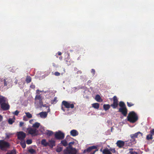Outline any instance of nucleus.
Here are the masks:
<instances>
[{"label":"nucleus","instance_id":"nucleus-1","mask_svg":"<svg viewBox=\"0 0 154 154\" xmlns=\"http://www.w3.org/2000/svg\"><path fill=\"white\" fill-rule=\"evenodd\" d=\"M127 120L131 123L135 122L138 120L137 114L134 111L130 112L127 117Z\"/></svg>","mask_w":154,"mask_h":154},{"label":"nucleus","instance_id":"nucleus-2","mask_svg":"<svg viewBox=\"0 0 154 154\" xmlns=\"http://www.w3.org/2000/svg\"><path fill=\"white\" fill-rule=\"evenodd\" d=\"M130 143H125L124 141L121 140H118L116 143V144L117 146H118L119 148H122L124 146L123 148L124 149H126L127 148V147H126L130 145Z\"/></svg>","mask_w":154,"mask_h":154},{"label":"nucleus","instance_id":"nucleus-3","mask_svg":"<svg viewBox=\"0 0 154 154\" xmlns=\"http://www.w3.org/2000/svg\"><path fill=\"white\" fill-rule=\"evenodd\" d=\"M65 154H76L77 151L75 148L67 147L66 149L64 151Z\"/></svg>","mask_w":154,"mask_h":154},{"label":"nucleus","instance_id":"nucleus-4","mask_svg":"<svg viewBox=\"0 0 154 154\" xmlns=\"http://www.w3.org/2000/svg\"><path fill=\"white\" fill-rule=\"evenodd\" d=\"M10 144L8 142L3 140H0V148L1 149L8 148Z\"/></svg>","mask_w":154,"mask_h":154},{"label":"nucleus","instance_id":"nucleus-5","mask_svg":"<svg viewBox=\"0 0 154 154\" xmlns=\"http://www.w3.org/2000/svg\"><path fill=\"white\" fill-rule=\"evenodd\" d=\"M54 136L55 138L57 140H62L64 138L65 134L60 131H58L56 132Z\"/></svg>","mask_w":154,"mask_h":154},{"label":"nucleus","instance_id":"nucleus-6","mask_svg":"<svg viewBox=\"0 0 154 154\" xmlns=\"http://www.w3.org/2000/svg\"><path fill=\"white\" fill-rule=\"evenodd\" d=\"M62 105H63L67 109H73L74 107V105L73 103H70L67 101L63 100L62 102Z\"/></svg>","mask_w":154,"mask_h":154},{"label":"nucleus","instance_id":"nucleus-7","mask_svg":"<svg viewBox=\"0 0 154 154\" xmlns=\"http://www.w3.org/2000/svg\"><path fill=\"white\" fill-rule=\"evenodd\" d=\"M113 103L110 105L113 109L116 108L118 106V101L117 97L116 96H114L113 97Z\"/></svg>","mask_w":154,"mask_h":154},{"label":"nucleus","instance_id":"nucleus-8","mask_svg":"<svg viewBox=\"0 0 154 154\" xmlns=\"http://www.w3.org/2000/svg\"><path fill=\"white\" fill-rule=\"evenodd\" d=\"M28 133L32 136H35L38 135V130L35 129L30 128L27 129Z\"/></svg>","mask_w":154,"mask_h":154},{"label":"nucleus","instance_id":"nucleus-9","mask_svg":"<svg viewBox=\"0 0 154 154\" xmlns=\"http://www.w3.org/2000/svg\"><path fill=\"white\" fill-rule=\"evenodd\" d=\"M17 138L22 140L24 139L26 137V134L23 131H20L17 133Z\"/></svg>","mask_w":154,"mask_h":154},{"label":"nucleus","instance_id":"nucleus-10","mask_svg":"<svg viewBox=\"0 0 154 154\" xmlns=\"http://www.w3.org/2000/svg\"><path fill=\"white\" fill-rule=\"evenodd\" d=\"M139 134H141V136L143 135V134L140 131L137 132L134 134H131L130 135V137L131 138V141L132 142H135V138L137 137L138 136Z\"/></svg>","mask_w":154,"mask_h":154},{"label":"nucleus","instance_id":"nucleus-11","mask_svg":"<svg viewBox=\"0 0 154 154\" xmlns=\"http://www.w3.org/2000/svg\"><path fill=\"white\" fill-rule=\"evenodd\" d=\"M118 111L121 113L124 116H126L127 114L128 110L126 107H120Z\"/></svg>","mask_w":154,"mask_h":154},{"label":"nucleus","instance_id":"nucleus-12","mask_svg":"<svg viewBox=\"0 0 154 154\" xmlns=\"http://www.w3.org/2000/svg\"><path fill=\"white\" fill-rule=\"evenodd\" d=\"M10 105L8 103L6 102L3 103L1 105V107L3 110H8L10 108Z\"/></svg>","mask_w":154,"mask_h":154},{"label":"nucleus","instance_id":"nucleus-13","mask_svg":"<svg viewBox=\"0 0 154 154\" xmlns=\"http://www.w3.org/2000/svg\"><path fill=\"white\" fill-rule=\"evenodd\" d=\"M97 148V147L95 146H93L89 147H88V148H87L86 149L84 150L83 152V153H85L86 152H89L93 149H96Z\"/></svg>","mask_w":154,"mask_h":154},{"label":"nucleus","instance_id":"nucleus-14","mask_svg":"<svg viewBox=\"0 0 154 154\" xmlns=\"http://www.w3.org/2000/svg\"><path fill=\"white\" fill-rule=\"evenodd\" d=\"M55 141L54 140H50L49 141L48 144V146H49L51 148H52L53 146H55Z\"/></svg>","mask_w":154,"mask_h":154},{"label":"nucleus","instance_id":"nucleus-15","mask_svg":"<svg viewBox=\"0 0 154 154\" xmlns=\"http://www.w3.org/2000/svg\"><path fill=\"white\" fill-rule=\"evenodd\" d=\"M70 134L72 136L75 137L78 135L79 133L77 131L74 129L70 131Z\"/></svg>","mask_w":154,"mask_h":154},{"label":"nucleus","instance_id":"nucleus-16","mask_svg":"<svg viewBox=\"0 0 154 154\" xmlns=\"http://www.w3.org/2000/svg\"><path fill=\"white\" fill-rule=\"evenodd\" d=\"M41 143L45 146H47L49 144L48 142H47L45 139H43L41 140Z\"/></svg>","mask_w":154,"mask_h":154},{"label":"nucleus","instance_id":"nucleus-17","mask_svg":"<svg viewBox=\"0 0 154 154\" xmlns=\"http://www.w3.org/2000/svg\"><path fill=\"white\" fill-rule=\"evenodd\" d=\"M6 98L3 96H0V104L1 105L3 103H4L6 102Z\"/></svg>","mask_w":154,"mask_h":154},{"label":"nucleus","instance_id":"nucleus-18","mask_svg":"<svg viewBox=\"0 0 154 154\" xmlns=\"http://www.w3.org/2000/svg\"><path fill=\"white\" fill-rule=\"evenodd\" d=\"M39 115L41 117L45 118L47 116V113L46 112H41L39 113Z\"/></svg>","mask_w":154,"mask_h":154},{"label":"nucleus","instance_id":"nucleus-19","mask_svg":"<svg viewBox=\"0 0 154 154\" xmlns=\"http://www.w3.org/2000/svg\"><path fill=\"white\" fill-rule=\"evenodd\" d=\"M103 153L104 154H111V153L110 151L107 149H103Z\"/></svg>","mask_w":154,"mask_h":154},{"label":"nucleus","instance_id":"nucleus-20","mask_svg":"<svg viewBox=\"0 0 154 154\" xmlns=\"http://www.w3.org/2000/svg\"><path fill=\"white\" fill-rule=\"evenodd\" d=\"M92 105L93 107L96 109H98L99 107V104L97 103H93Z\"/></svg>","mask_w":154,"mask_h":154},{"label":"nucleus","instance_id":"nucleus-21","mask_svg":"<svg viewBox=\"0 0 154 154\" xmlns=\"http://www.w3.org/2000/svg\"><path fill=\"white\" fill-rule=\"evenodd\" d=\"M32 79L31 77L29 75H27L26 79V82L27 83L30 82L31 81Z\"/></svg>","mask_w":154,"mask_h":154},{"label":"nucleus","instance_id":"nucleus-22","mask_svg":"<svg viewBox=\"0 0 154 154\" xmlns=\"http://www.w3.org/2000/svg\"><path fill=\"white\" fill-rule=\"evenodd\" d=\"M95 99L98 102H100L102 101L100 96L99 95L97 94L96 95Z\"/></svg>","mask_w":154,"mask_h":154},{"label":"nucleus","instance_id":"nucleus-23","mask_svg":"<svg viewBox=\"0 0 154 154\" xmlns=\"http://www.w3.org/2000/svg\"><path fill=\"white\" fill-rule=\"evenodd\" d=\"M110 105L109 104H104L103 106V107L104 110L106 111L110 108Z\"/></svg>","mask_w":154,"mask_h":154},{"label":"nucleus","instance_id":"nucleus-24","mask_svg":"<svg viewBox=\"0 0 154 154\" xmlns=\"http://www.w3.org/2000/svg\"><path fill=\"white\" fill-rule=\"evenodd\" d=\"M16 151L15 149H13L8 152L6 154H16Z\"/></svg>","mask_w":154,"mask_h":154},{"label":"nucleus","instance_id":"nucleus-25","mask_svg":"<svg viewBox=\"0 0 154 154\" xmlns=\"http://www.w3.org/2000/svg\"><path fill=\"white\" fill-rule=\"evenodd\" d=\"M119 105L120 107H126L124 103L122 101H120L119 103Z\"/></svg>","mask_w":154,"mask_h":154},{"label":"nucleus","instance_id":"nucleus-26","mask_svg":"<svg viewBox=\"0 0 154 154\" xmlns=\"http://www.w3.org/2000/svg\"><path fill=\"white\" fill-rule=\"evenodd\" d=\"M61 143L64 146H66L67 145V143L66 140H62L61 142Z\"/></svg>","mask_w":154,"mask_h":154},{"label":"nucleus","instance_id":"nucleus-27","mask_svg":"<svg viewBox=\"0 0 154 154\" xmlns=\"http://www.w3.org/2000/svg\"><path fill=\"white\" fill-rule=\"evenodd\" d=\"M40 126V123L36 122L33 125L32 127H35L37 128H38Z\"/></svg>","mask_w":154,"mask_h":154},{"label":"nucleus","instance_id":"nucleus-28","mask_svg":"<svg viewBox=\"0 0 154 154\" xmlns=\"http://www.w3.org/2000/svg\"><path fill=\"white\" fill-rule=\"evenodd\" d=\"M35 99L36 100H39L42 99V98L41 97L40 95H37L35 97Z\"/></svg>","mask_w":154,"mask_h":154},{"label":"nucleus","instance_id":"nucleus-29","mask_svg":"<svg viewBox=\"0 0 154 154\" xmlns=\"http://www.w3.org/2000/svg\"><path fill=\"white\" fill-rule=\"evenodd\" d=\"M153 138L152 136V134H149L147 135L146 139L147 140H149L150 139L152 140Z\"/></svg>","mask_w":154,"mask_h":154},{"label":"nucleus","instance_id":"nucleus-30","mask_svg":"<svg viewBox=\"0 0 154 154\" xmlns=\"http://www.w3.org/2000/svg\"><path fill=\"white\" fill-rule=\"evenodd\" d=\"M25 114L26 115V116L28 118H31L32 117V116L31 114L29 112H26Z\"/></svg>","mask_w":154,"mask_h":154},{"label":"nucleus","instance_id":"nucleus-31","mask_svg":"<svg viewBox=\"0 0 154 154\" xmlns=\"http://www.w3.org/2000/svg\"><path fill=\"white\" fill-rule=\"evenodd\" d=\"M39 105L40 106V107H45V105H43V103L42 101V99L39 100Z\"/></svg>","mask_w":154,"mask_h":154},{"label":"nucleus","instance_id":"nucleus-32","mask_svg":"<svg viewBox=\"0 0 154 154\" xmlns=\"http://www.w3.org/2000/svg\"><path fill=\"white\" fill-rule=\"evenodd\" d=\"M20 144L23 148H25L26 147V144L25 142H21L20 143Z\"/></svg>","mask_w":154,"mask_h":154},{"label":"nucleus","instance_id":"nucleus-33","mask_svg":"<svg viewBox=\"0 0 154 154\" xmlns=\"http://www.w3.org/2000/svg\"><path fill=\"white\" fill-rule=\"evenodd\" d=\"M28 151L31 154H33L35 152V151L34 149L32 148L29 149L28 150Z\"/></svg>","mask_w":154,"mask_h":154},{"label":"nucleus","instance_id":"nucleus-34","mask_svg":"<svg viewBox=\"0 0 154 154\" xmlns=\"http://www.w3.org/2000/svg\"><path fill=\"white\" fill-rule=\"evenodd\" d=\"M53 134V132L52 131H48L47 132V135L49 136Z\"/></svg>","mask_w":154,"mask_h":154},{"label":"nucleus","instance_id":"nucleus-35","mask_svg":"<svg viewBox=\"0 0 154 154\" xmlns=\"http://www.w3.org/2000/svg\"><path fill=\"white\" fill-rule=\"evenodd\" d=\"M57 98L55 97L54 98V100H51V103L52 104L55 103L57 102Z\"/></svg>","mask_w":154,"mask_h":154},{"label":"nucleus","instance_id":"nucleus-36","mask_svg":"<svg viewBox=\"0 0 154 154\" xmlns=\"http://www.w3.org/2000/svg\"><path fill=\"white\" fill-rule=\"evenodd\" d=\"M127 103L128 106L129 107H131L132 106H133L134 105V104L133 103H132L131 102H127Z\"/></svg>","mask_w":154,"mask_h":154},{"label":"nucleus","instance_id":"nucleus-37","mask_svg":"<svg viewBox=\"0 0 154 154\" xmlns=\"http://www.w3.org/2000/svg\"><path fill=\"white\" fill-rule=\"evenodd\" d=\"M32 143V141L31 139H28L26 140V143L28 144H30Z\"/></svg>","mask_w":154,"mask_h":154},{"label":"nucleus","instance_id":"nucleus-38","mask_svg":"<svg viewBox=\"0 0 154 154\" xmlns=\"http://www.w3.org/2000/svg\"><path fill=\"white\" fill-rule=\"evenodd\" d=\"M14 122L13 119L11 118H10L8 120V123L10 124H12Z\"/></svg>","mask_w":154,"mask_h":154},{"label":"nucleus","instance_id":"nucleus-39","mask_svg":"<svg viewBox=\"0 0 154 154\" xmlns=\"http://www.w3.org/2000/svg\"><path fill=\"white\" fill-rule=\"evenodd\" d=\"M54 74L56 76H59L60 75V73L58 72H54Z\"/></svg>","mask_w":154,"mask_h":154},{"label":"nucleus","instance_id":"nucleus-40","mask_svg":"<svg viewBox=\"0 0 154 154\" xmlns=\"http://www.w3.org/2000/svg\"><path fill=\"white\" fill-rule=\"evenodd\" d=\"M30 88L32 89H34L35 88V86L32 83L31 85L30 86Z\"/></svg>","mask_w":154,"mask_h":154},{"label":"nucleus","instance_id":"nucleus-41","mask_svg":"<svg viewBox=\"0 0 154 154\" xmlns=\"http://www.w3.org/2000/svg\"><path fill=\"white\" fill-rule=\"evenodd\" d=\"M74 143V142H70L69 144V147H68L69 148H70L71 147H72V146H71V145L72 144Z\"/></svg>","mask_w":154,"mask_h":154},{"label":"nucleus","instance_id":"nucleus-42","mask_svg":"<svg viewBox=\"0 0 154 154\" xmlns=\"http://www.w3.org/2000/svg\"><path fill=\"white\" fill-rule=\"evenodd\" d=\"M91 72L93 74V75H95V70L93 69H92L91 70Z\"/></svg>","mask_w":154,"mask_h":154},{"label":"nucleus","instance_id":"nucleus-43","mask_svg":"<svg viewBox=\"0 0 154 154\" xmlns=\"http://www.w3.org/2000/svg\"><path fill=\"white\" fill-rule=\"evenodd\" d=\"M19 112L18 110H17L15 111V112L14 113V114L15 115L17 116Z\"/></svg>","mask_w":154,"mask_h":154},{"label":"nucleus","instance_id":"nucleus-44","mask_svg":"<svg viewBox=\"0 0 154 154\" xmlns=\"http://www.w3.org/2000/svg\"><path fill=\"white\" fill-rule=\"evenodd\" d=\"M113 153H114L116 152V150L114 148L113 149H109Z\"/></svg>","mask_w":154,"mask_h":154},{"label":"nucleus","instance_id":"nucleus-45","mask_svg":"<svg viewBox=\"0 0 154 154\" xmlns=\"http://www.w3.org/2000/svg\"><path fill=\"white\" fill-rule=\"evenodd\" d=\"M150 134H152V135L153 134H154V129L150 131Z\"/></svg>","mask_w":154,"mask_h":154},{"label":"nucleus","instance_id":"nucleus-46","mask_svg":"<svg viewBox=\"0 0 154 154\" xmlns=\"http://www.w3.org/2000/svg\"><path fill=\"white\" fill-rule=\"evenodd\" d=\"M24 124L23 122H20V126L21 127L23 126V125Z\"/></svg>","mask_w":154,"mask_h":154},{"label":"nucleus","instance_id":"nucleus-47","mask_svg":"<svg viewBox=\"0 0 154 154\" xmlns=\"http://www.w3.org/2000/svg\"><path fill=\"white\" fill-rule=\"evenodd\" d=\"M131 154H138L137 152L133 151L131 152Z\"/></svg>","mask_w":154,"mask_h":154},{"label":"nucleus","instance_id":"nucleus-48","mask_svg":"<svg viewBox=\"0 0 154 154\" xmlns=\"http://www.w3.org/2000/svg\"><path fill=\"white\" fill-rule=\"evenodd\" d=\"M77 74H82V71L81 70H79L77 72Z\"/></svg>","mask_w":154,"mask_h":154},{"label":"nucleus","instance_id":"nucleus-49","mask_svg":"<svg viewBox=\"0 0 154 154\" xmlns=\"http://www.w3.org/2000/svg\"><path fill=\"white\" fill-rule=\"evenodd\" d=\"M4 85L6 86L7 85V82H6L5 80H4Z\"/></svg>","mask_w":154,"mask_h":154},{"label":"nucleus","instance_id":"nucleus-50","mask_svg":"<svg viewBox=\"0 0 154 154\" xmlns=\"http://www.w3.org/2000/svg\"><path fill=\"white\" fill-rule=\"evenodd\" d=\"M61 109L63 112L65 111V109H64L62 106L61 107Z\"/></svg>","mask_w":154,"mask_h":154},{"label":"nucleus","instance_id":"nucleus-51","mask_svg":"<svg viewBox=\"0 0 154 154\" xmlns=\"http://www.w3.org/2000/svg\"><path fill=\"white\" fill-rule=\"evenodd\" d=\"M2 116L0 115V122H1L2 120Z\"/></svg>","mask_w":154,"mask_h":154},{"label":"nucleus","instance_id":"nucleus-52","mask_svg":"<svg viewBox=\"0 0 154 154\" xmlns=\"http://www.w3.org/2000/svg\"><path fill=\"white\" fill-rule=\"evenodd\" d=\"M57 54L59 55H60L62 54V53L60 51H58L57 53Z\"/></svg>","mask_w":154,"mask_h":154},{"label":"nucleus","instance_id":"nucleus-53","mask_svg":"<svg viewBox=\"0 0 154 154\" xmlns=\"http://www.w3.org/2000/svg\"><path fill=\"white\" fill-rule=\"evenodd\" d=\"M91 80H89L88 81L87 83L89 84V83H91Z\"/></svg>","mask_w":154,"mask_h":154},{"label":"nucleus","instance_id":"nucleus-54","mask_svg":"<svg viewBox=\"0 0 154 154\" xmlns=\"http://www.w3.org/2000/svg\"><path fill=\"white\" fill-rule=\"evenodd\" d=\"M33 121V120H31L30 121H29V122L30 123H31V122H32V121Z\"/></svg>","mask_w":154,"mask_h":154},{"label":"nucleus","instance_id":"nucleus-55","mask_svg":"<svg viewBox=\"0 0 154 154\" xmlns=\"http://www.w3.org/2000/svg\"><path fill=\"white\" fill-rule=\"evenodd\" d=\"M60 59V60H61L62 59V57H59Z\"/></svg>","mask_w":154,"mask_h":154},{"label":"nucleus","instance_id":"nucleus-56","mask_svg":"<svg viewBox=\"0 0 154 154\" xmlns=\"http://www.w3.org/2000/svg\"><path fill=\"white\" fill-rule=\"evenodd\" d=\"M96 151V150L92 154H94V153H95V152Z\"/></svg>","mask_w":154,"mask_h":154},{"label":"nucleus","instance_id":"nucleus-57","mask_svg":"<svg viewBox=\"0 0 154 154\" xmlns=\"http://www.w3.org/2000/svg\"><path fill=\"white\" fill-rule=\"evenodd\" d=\"M129 150H133V149L131 148V149H129Z\"/></svg>","mask_w":154,"mask_h":154},{"label":"nucleus","instance_id":"nucleus-58","mask_svg":"<svg viewBox=\"0 0 154 154\" xmlns=\"http://www.w3.org/2000/svg\"><path fill=\"white\" fill-rule=\"evenodd\" d=\"M111 154H112V153Z\"/></svg>","mask_w":154,"mask_h":154}]
</instances>
